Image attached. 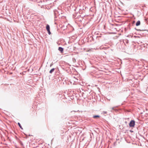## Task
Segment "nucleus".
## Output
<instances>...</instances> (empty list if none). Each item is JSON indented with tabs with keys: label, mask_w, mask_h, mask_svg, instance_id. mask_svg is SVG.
<instances>
[{
	"label": "nucleus",
	"mask_w": 148,
	"mask_h": 148,
	"mask_svg": "<svg viewBox=\"0 0 148 148\" xmlns=\"http://www.w3.org/2000/svg\"><path fill=\"white\" fill-rule=\"evenodd\" d=\"M135 121L134 120H131L129 124L130 127H133L135 125Z\"/></svg>",
	"instance_id": "f257e3e1"
},
{
	"label": "nucleus",
	"mask_w": 148,
	"mask_h": 148,
	"mask_svg": "<svg viewBox=\"0 0 148 148\" xmlns=\"http://www.w3.org/2000/svg\"><path fill=\"white\" fill-rule=\"evenodd\" d=\"M46 28L47 30V31H48V34H51V33L50 31V27H49V25H47Z\"/></svg>",
	"instance_id": "f03ea898"
},
{
	"label": "nucleus",
	"mask_w": 148,
	"mask_h": 148,
	"mask_svg": "<svg viewBox=\"0 0 148 148\" xmlns=\"http://www.w3.org/2000/svg\"><path fill=\"white\" fill-rule=\"evenodd\" d=\"M58 50L61 53H62L63 51V49L61 47H59L58 48Z\"/></svg>",
	"instance_id": "7ed1b4c3"
},
{
	"label": "nucleus",
	"mask_w": 148,
	"mask_h": 148,
	"mask_svg": "<svg viewBox=\"0 0 148 148\" xmlns=\"http://www.w3.org/2000/svg\"><path fill=\"white\" fill-rule=\"evenodd\" d=\"M140 22L139 21H138L136 23V26H138L140 24Z\"/></svg>",
	"instance_id": "20e7f679"
},
{
	"label": "nucleus",
	"mask_w": 148,
	"mask_h": 148,
	"mask_svg": "<svg viewBox=\"0 0 148 148\" xmlns=\"http://www.w3.org/2000/svg\"><path fill=\"white\" fill-rule=\"evenodd\" d=\"M55 69L54 68H53L52 69L49 71V73H52L54 71Z\"/></svg>",
	"instance_id": "39448f33"
},
{
	"label": "nucleus",
	"mask_w": 148,
	"mask_h": 148,
	"mask_svg": "<svg viewBox=\"0 0 148 148\" xmlns=\"http://www.w3.org/2000/svg\"><path fill=\"white\" fill-rule=\"evenodd\" d=\"M99 116L98 115H96V116H93V118H99Z\"/></svg>",
	"instance_id": "423d86ee"
},
{
	"label": "nucleus",
	"mask_w": 148,
	"mask_h": 148,
	"mask_svg": "<svg viewBox=\"0 0 148 148\" xmlns=\"http://www.w3.org/2000/svg\"><path fill=\"white\" fill-rule=\"evenodd\" d=\"M18 125H19V127H20V128H21L22 129H23V128H22V127L21 126V125L20 123H18Z\"/></svg>",
	"instance_id": "0eeeda50"
}]
</instances>
